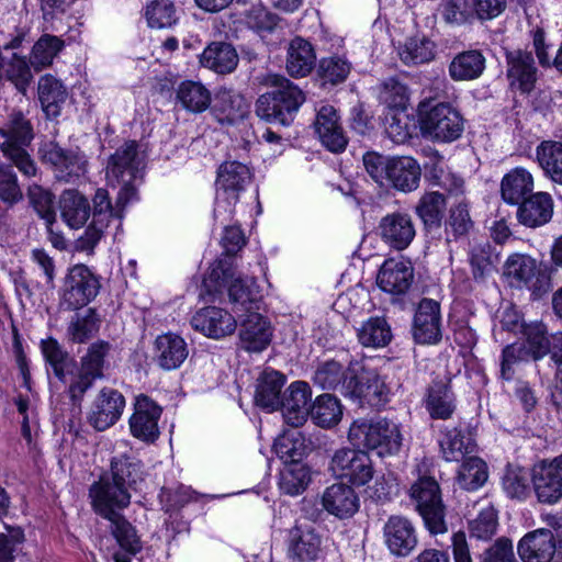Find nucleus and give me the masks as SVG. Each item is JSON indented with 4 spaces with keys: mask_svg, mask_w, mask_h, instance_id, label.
<instances>
[{
    "mask_svg": "<svg viewBox=\"0 0 562 562\" xmlns=\"http://www.w3.org/2000/svg\"><path fill=\"white\" fill-rule=\"evenodd\" d=\"M439 446L442 458L448 462H460L476 449L475 441L457 427L441 431Z\"/></svg>",
    "mask_w": 562,
    "mask_h": 562,
    "instance_id": "obj_39",
    "label": "nucleus"
},
{
    "mask_svg": "<svg viewBox=\"0 0 562 562\" xmlns=\"http://www.w3.org/2000/svg\"><path fill=\"white\" fill-rule=\"evenodd\" d=\"M125 407V397L117 390L103 387L95 396L88 414L89 424L98 431L113 426Z\"/></svg>",
    "mask_w": 562,
    "mask_h": 562,
    "instance_id": "obj_17",
    "label": "nucleus"
},
{
    "mask_svg": "<svg viewBox=\"0 0 562 562\" xmlns=\"http://www.w3.org/2000/svg\"><path fill=\"white\" fill-rule=\"evenodd\" d=\"M147 23L153 29H169L178 22V14L170 0H154L145 11Z\"/></svg>",
    "mask_w": 562,
    "mask_h": 562,
    "instance_id": "obj_58",
    "label": "nucleus"
},
{
    "mask_svg": "<svg viewBox=\"0 0 562 562\" xmlns=\"http://www.w3.org/2000/svg\"><path fill=\"white\" fill-rule=\"evenodd\" d=\"M33 138L32 123L21 111H12L0 126L1 153L26 177H34L37 171L26 150Z\"/></svg>",
    "mask_w": 562,
    "mask_h": 562,
    "instance_id": "obj_2",
    "label": "nucleus"
},
{
    "mask_svg": "<svg viewBox=\"0 0 562 562\" xmlns=\"http://www.w3.org/2000/svg\"><path fill=\"white\" fill-rule=\"evenodd\" d=\"M311 441L304 435L295 429L283 432L273 443V450L284 465L291 462H301L310 451Z\"/></svg>",
    "mask_w": 562,
    "mask_h": 562,
    "instance_id": "obj_43",
    "label": "nucleus"
},
{
    "mask_svg": "<svg viewBox=\"0 0 562 562\" xmlns=\"http://www.w3.org/2000/svg\"><path fill=\"white\" fill-rule=\"evenodd\" d=\"M522 336L527 341V351L533 360H540L550 352V339L543 323L532 322L526 327Z\"/></svg>",
    "mask_w": 562,
    "mask_h": 562,
    "instance_id": "obj_60",
    "label": "nucleus"
},
{
    "mask_svg": "<svg viewBox=\"0 0 562 562\" xmlns=\"http://www.w3.org/2000/svg\"><path fill=\"white\" fill-rule=\"evenodd\" d=\"M61 220L70 228L82 227L91 214L88 199L76 189L64 190L59 196Z\"/></svg>",
    "mask_w": 562,
    "mask_h": 562,
    "instance_id": "obj_33",
    "label": "nucleus"
},
{
    "mask_svg": "<svg viewBox=\"0 0 562 562\" xmlns=\"http://www.w3.org/2000/svg\"><path fill=\"white\" fill-rule=\"evenodd\" d=\"M27 196L36 213L47 225H53L56 221L54 194L41 186L33 184L29 188Z\"/></svg>",
    "mask_w": 562,
    "mask_h": 562,
    "instance_id": "obj_63",
    "label": "nucleus"
},
{
    "mask_svg": "<svg viewBox=\"0 0 562 562\" xmlns=\"http://www.w3.org/2000/svg\"><path fill=\"white\" fill-rule=\"evenodd\" d=\"M111 522V531L117 543L125 551L135 554L142 549L135 528L121 515L106 518Z\"/></svg>",
    "mask_w": 562,
    "mask_h": 562,
    "instance_id": "obj_59",
    "label": "nucleus"
},
{
    "mask_svg": "<svg viewBox=\"0 0 562 562\" xmlns=\"http://www.w3.org/2000/svg\"><path fill=\"white\" fill-rule=\"evenodd\" d=\"M409 496L430 533L447 532L446 508L439 484L432 476H419L412 484Z\"/></svg>",
    "mask_w": 562,
    "mask_h": 562,
    "instance_id": "obj_7",
    "label": "nucleus"
},
{
    "mask_svg": "<svg viewBox=\"0 0 562 562\" xmlns=\"http://www.w3.org/2000/svg\"><path fill=\"white\" fill-rule=\"evenodd\" d=\"M532 483L540 503H558L562 498V454L535 467Z\"/></svg>",
    "mask_w": 562,
    "mask_h": 562,
    "instance_id": "obj_16",
    "label": "nucleus"
},
{
    "mask_svg": "<svg viewBox=\"0 0 562 562\" xmlns=\"http://www.w3.org/2000/svg\"><path fill=\"white\" fill-rule=\"evenodd\" d=\"M111 476L115 482L136 490L144 480V464L131 452L120 453L111 460Z\"/></svg>",
    "mask_w": 562,
    "mask_h": 562,
    "instance_id": "obj_42",
    "label": "nucleus"
},
{
    "mask_svg": "<svg viewBox=\"0 0 562 562\" xmlns=\"http://www.w3.org/2000/svg\"><path fill=\"white\" fill-rule=\"evenodd\" d=\"M358 339L364 347H384L392 339L391 327L384 317H371L359 328Z\"/></svg>",
    "mask_w": 562,
    "mask_h": 562,
    "instance_id": "obj_52",
    "label": "nucleus"
},
{
    "mask_svg": "<svg viewBox=\"0 0 562 562\" xmlns=\"http://www.w3.org/2000/svg\"><path fill=\"white\" fill-rule=\"evenodd\" d=\"M64 47V41L50 34L42 35L34 44L31 54V65L40 70L49 66Z\"/></svg>",
    "mask_w": 562,
    "mask_h": 562,
    "instance_id": "obj_56",
    "label": "nucleus"
},
{
    "mask_svg": "<svg viewBox=\"0 0 562 562\" xmlns=\"http://www.w3.org/2000/svg\"><path fill=\"white\" fill-rule=\"evenodd\" d=\"M348 440L355 448L376 450L383 457L397 453L403 438L398 425L390 419L359 418L351 424Z\"/></svg>",
    "mask_w": 562,
    "mask_h": 562,
    "instance_id": "obj_3",
    "label": "nucleus"
},
{
    "mask_svg": "<svg viewBox=\"0 0 562 562\" xmlns=\"http://www.w3.org/2000/svg\"><path fill=\"white\" fill-rule=\"evenodd\" d=\"M419 124L424 136L440 143L454 142L464 131L462 114L448 102H420Z\"/></svg>",
    "mask_w": 562,
    "mask_h": 562,
    "instance_id": "obj_5",
    "label": "nucleus"
},
{
    "mask_svg": "<svg viewBox=\"0 0 562 562\" xmlns=\"http://www.w3.org/2000/svg\"><path fill=\"white\" fill-rule=\"evenodd\" d=\"M347 370H344L342 366L335 361H326L322 363L314 373V382L324 390H339L346 380Z\"/></svg>",
    "mask_w": 562,
    "mask_h": 562,
    "instance_id": "obj_64",
    "label": "nucleus"
},
{
    "mask_svg": "<svg viewBox=\"0 0 562 562\" xmlns=\"http://www.w3.org/2000/svg\"><path fill=\"white\" fill-rule=\"evenodd\" d=\"M533 190V178L531 173L522 168L517 167L507 172L501 182V194L505 202L518 205L531 195Z\"/></svg>",
    "mask_w": 562,
    "mask_h": 562,
    "instance_id": "obj_34",
    "label": "nucleus"
},
{
    "mask_svg": "<svg viewBox=\"0 0 562 562\" xmlns=\"http://www.w3.org/2000/svg\"><path fill=\"white\" fill-rule=\"evenodd\" d=\"M110 350L111 345L108 341L98 340L91 344L81 357L78 372L68 386V394L74 404L79 405L93 383L104 376L105 358Z\"/></svg>",
    "mask_w": 562,
    "mask_h": 562,
    "instance_id": "obj_10",
    "label": "nucleus"
},
{
    "mask_svg": "<svg viewBox=\"0 0 562 562\" xmlns=\"http://www.w3.org/2000/svg\"><path fill=\"white\" fill-rule=\"evenodd\" d=\"M128 487L115 482L112 477H101L90 487L89 494L94 510L104 518L120 514L117 510L127 507L131 503Z\"/></svg>",
    "mask_w": 562,
    "mask_h": 562,
    "instance_id": "obj_13",
    "label": "nucleus"
},
{
    "mask_svg": "<svg viewBox=\"0 0 562 562\" xmlns=\"http://www.w3.org/2000/svg\"><path fill=\"white\" fill-rule=\"evenodd\" d=\"M285 383V375L272 369H266L257 380L255 402L262 408L278 409L281 390Z\"/></svg>",
    "mask_w": 562,
    "mask_h": 562,
    "instance_id": "obj_38",
    "label": "nucleus"
},
{
    "mask_svg": "<svg viewBox=\"0 0 562 562\" xmlns=\"http://www.w3.org/2000/svg\"><path fill=\"white\" fill-rule=\"evenodd\" d=\"M342 409L337 397L331 394H322L316 397L311 407V418L323 428L335 426L341 418Z\"/></svg>",
    "mask_w": 562,
    "mask_h": 562,
    "instance_id": "obj_50",
    "label": "nucleus"
},
{
    "mask_svg": "<svg viewBox=\"0 0 562 562\" xmlns=\"http://www.w3.org/2000/svg\"><path fill=\"white\" fill-rule=\"evenodd\" d=\"M504 276L513 285L528 289L535 299H540L552 289L547 270L528 255H510L504 265Z\"/></svg>",
    "mask_w": 562,
    "mask_h": 562,
    "instance_id": "obj_9",
    "label": "nucleus"
},
{
    "mask_svg": "<svg viewBox=\"0 0 562 562\" xmlns=\"http://www.w3.org/2000/svg\"><path fill=\"white\" fill-rule=\"evenodd\" d=\"M498 254L488 243L473 245L469 252L471 273L476 282H484L496 270Z\"/></svg>",
    "mask_w": 562,
    "mask_h": 562,
    "instance_id": "obj_46",
    "label": "nucleus"
},
{
    "mask_svg": "<svg viewBox=\"0 0 562 562\" xmlns=\"http://www.w3.org/2000/svg\"><path fill=\"white\" fill-rule=\"evenodd\" d=\"M311 389L306 382L296 381L286 389L279 405L286 424L297 428L305 423L311 414Z\"/></svg>",
    "mask_w": 562,
    "mask_h": 562,
    "instance_id": "obj_21",
    "label": "nucleus"
},
{
    "mask_svg": "<svg viewBox=\"0 0 562 562\" xmlns=\"http://www.w3.org/2000/svg\"><path fill=\"white\" fill-rule=\"evenodd\" d=\"M486 463L477 457H467L458 471L457 483L467 491L480 488L487 480Z\"/></svg>",
    "mask_w": 562,
    "mask_h": 562,
    "instance_id": "obj_51",
    "label": "nucleus"
},
{
    "mask_svg": "<svg viewBox=\"0 0 562 562\" xmlns=\"http://www.w3.org/2000/svg\"><path fill=\"white\" fill-rule=\"evenodd\" d=\"M314 128L322 144L333 153L344 151L348 139L340 124V117L333 105L326 104L317 111Z\"/></svg>",
    "mask_w": 562,
    "mask_h": 562,
    "instance_id": "obj_23",
    "label": "nucleus"
},
{
    "mask_svg": "<svg viewBox=\"0 0 562 562\" xmlns=\"http://www.w3.org/2000/svg\"><path fill=\"white\" fill-rule=\"evenodd\" d=\"M192 327L204 336L220 339L232 335L237 326L235 317L226 310L207 306L199 310L191 318Z\"/></svg>",
    "mask_w": 562,
    "mask_h": 562,
    "instance_id": "obj_20",
    "label": "nucleus"
},
{
    "mask_svg": "<svg viewBox=\"0 0 562 562\" xmlns=\"http://www.w3.org/2000/svg\"><path fill=\"white\" fill-rule=\"evenodd\" d=\"M517 552L524 562H562L553 533L544 528L525 535L518 542Z\"/></svg>",
    "mask_w": 562,
    "mask_h": 562,
    "instance_id": "obj_18",
    "label": "nucleus"
},
{
    "mask_svg": "<svg viewBox=\"0 0 562 562\" xmlns=\"http://www.w3.org/2000/svg\"><path fill=\"white\" fill-rule=\"evenodd\" d=\"M507 78L510 87L529 93L537 82V67L530 52L515 49L506 52Z\"/></svg>",
    "mask_w": 562,
    "mask_h": 562,
    "instance_id": "obj_22",
    "label": "nucleus"
},
{
    "mask_svg": "<svg viewBox=\"0 0 562 562\" xmlns=\"http://www.w3.org/2000/svg\"><path fill=\"white\" fill-rule=\"evenodd\" d=\"M162 408L149 396L140 394L136 397L134 413L130 417L131 434L146 443L155 442L160 435L158 420Z\"/></svg>",
    "mask_w": 562,
    "mask_h": 562,
    "instance_id": "obj_14",
    "label": "nucleus"
},
{
    "mask_svg": "<svg viewBox=\"0 0 562 562\" xmlns=\"http://www.w3.org/2000/svg\"><path fill=\"white\" fill-rule=\"evenodd\" d=\"M536 156L546 176L562 184V143L543 140L537 146Z\"/></svg>",
    "mask_w": 562,
    "mask_h": 562,
    "instance_id": "obj_48",
    "label": "nucleus"
},
{
    "mask_svg": "<svg viewBox=\"0 0 562 562\" xmlns=\"http://www.w3.org/2000/svg\"><path fill=\"white\" fill-rule=\"evenodd\" d=\"M249 168L239 161H225L217 170L216 191L239 196L250 182Z\"/></svg>",
    "mask_w": 562,
    "mask_h": 562,
    "instance_id": "obj_35",
    "label": "nucleus"
},
{
    "mask_svg": "<svg viewBox=\"0 0 562 562\" xmlns=\"http://www.w3.org/2000/svg\"><path fill=\"white\" fill-rule=\"evenodd\" d=\"M322 547L319 535L311 526L296 525L289 533V553L300 561L316 560Z\"/></svg>",
    "mask_w": 562,
    "mask_h": 562,
    "instance_id": "obj_28",
    "label": "nucleus"
},
{
    "mask_svg": "<svg viewBox=\"0 0 562 562\" xmlns=\"http://www.w3.org/2000/svg\"><path fill=\"white\" fill-rule=\"evenodd\" d=\"M201 66L220 75L233 72L238 65V54L234 46L226 42L210 43L200 55Z\"/></svg>",
    "mask_w": 562,
    "mask_h": 562,
    "instance_id": "obj_31",
    "label": "nucleus"
},
{
    "mask_svg": "<svg viewBox=\"0 0 562 562\" xmlns=\"http://www.w3.org/2000/svg\"><path fill=\"white\" fill-rule=\"evenodd\" d=\"M316 55L312 44L302 37L293 38L288 47L286 70L295 78L307 76L315 66Z\"/></svg>",
    "mask_w": 562,
    "mask_h": 562,
    "instance_id": "obj_40",
    "label": "nucleus"
},
{
    "mask_svg": "<svg viewBox=\"0 0 562 562\" xmlns=\"http://www.w3.org/2000/svg\"><path fill=\"white\" fill-rule=\"evenodd\" d=\"M68 98L63 82L52 75H44L38 80V99L48 117H57Z\"/></svg>",
    "mask_w": 562,
    "mask_h": 562,
    "instance_id": "obj_41",
    "label": "nucleus"
},
{
    "mask_svg": "<svg viewBox=\"0 0 562 562\" xmlns=\"http://www.w3.org/2000/svg\"><path fill=\"white\" fill-rule=\"evenodd\" d=\"M379 99L390 109L405 110L408 102V89L396 78H387L380 86Z\"/></svg>",
    "mask_w": 562,
    "mask_h": 562,
    "instance_id": "obj_62",
    "label": "nucleus"
},
{
    "mask_svg": "<svg viewBox=\"0 0 562 562\" xmlns=\"http://www.w3.org/2000/svg\"><path fill=\"white\" fill-rule=\"evenodd\" d=\"M100 327V318L93 308L77 313L67 327L68 338L75 344H85L92 338Z\"/></svg>",
    "mask_w": 562,
    "mask_h": 562,
    "instance_id": "obj_53",
    "label": "nucleus"
},
{
    "mask_svg": "<svg viewBox=\"0 0 562 562\" xmlns=\"http://www.w3.org/2000/svg\"><path fill=\"white\" fill-rule=\"evenodd\" d=\"M271 338L270 322L257 311L247 313L239 329L241 347L249 352H261L269 346Z\"/></svg>",
    "mask_w": 562,
    "mask_h": 562,
    "instance_id": "obj_25",
    "label": "nucleus"
},
{
    "mask_svg": "<svg viewBox=\"0 0 562 562\" xmlns=\"http://www.w3.org/2000/svg\"><path fill=\"white\" fill-rule=\"evenodd\" d=\"M385 543L391 553L407 557L417 546L413 524L405 517L391 516L384 526Z\"/></svg>",
    "mask_w": 562,
    "mask_h": 562,
    "instance_id": "obj_26",
    "label": "nucleus"
},
{
    "mask_svg": "<svg viewBox=\"0 0 562 562\" xmlns=\"http://www.w3.org/2000/svg\"><path fill=\"white\" fill-rule=\"evenodd\" d=\"M254 278H235L228 285L229 301L234 311L246 313L259 310L260 295Z\"/></svg>",
    "mask_w": 562,
    "mask_h": 562,
    "instance_id": "obj_44",
    "label": "nucleus"
},
{
    "mask_svg": "<svg viewBox=\"0 0 562 562\" xmlns=\"http://www.w3.org/2000/svg\"><path fill=\"white\" fill-rule=\"evenodd\" d=\"M398 56L407 66L427 64L436 56V44L426 35H414L398 47Z\"/></svg>",
    "mask_w": 562,
    "mask_h": 562,
    "instance_id": "obj_45",
    "label": "nucleus"
},
{
    "mask_svg": "<svg viewBox=\"0 0 562 562\" xmlns=\"http://www.w3.org/2000/svg\"><path fill=\"white\" fill-rule=\"evenodd\" d=\"M100 288L99 276L86 265H75L64 278L59 305L67 311L79 310L95 299Z\"/></svg>",
    "mask_w": 562,
    "mask_h": 562,
    "instance_id": "obj_8",
    "label": "nucleus"
},
{
    "mask_svg": "<svg viewBox=\"0 0 562 562\" xmlns=\"http://www.w3.org/2000/svg\"><path fill=\"white\" fill-rule=\"evenodd\" d=\"M350 69L351 65L347 59L338 56H331L321 59L317 68V75L322 85L329 83L335 86L346 80Z\"/></svg>",
    "mask_w": 562,
    "mask_h": 562,
    "instance_id": "obj_61",
    "label": "nucleus"
},
{
    "mask_svg": "<svg viewBox=\"0 0 562 562\" xmlns=\"http://www.w3.org/2000/svg\"><path fill=\"white\" fill-rule=\"evenodd\" d=\"M422 170L419 164L412 157H392L386 182L402 192H412L419 186Z\"/></svg>",
    "mask_w": 562,
    "mask_h": 562,
    "instance_id": "obj_32",
    "label": "nucleus"
},
{
    "mask_svg": "<svg viewBox=\"0 0 562 562\" xmlns=\"http://www.w3.org/2000/svg\"><path fill=\"white\" fill-rule=\"evenodd\" d=\"M311 482L308 468L301 462H291L284 465L280 473V488L288 495H299L304 492Z\"/></svg>",
    "mask_w": 562,
    "mask_h": 562,
    "instance_id": "obj_55",
    "label": "nucleus"
},
{
    "mask_svg": "<svg viewBox=\"0 0 562 562\" xmlns=\"http://www.w3.org/2000/svg\"><path fill=\"white\" fill-rule=\"evenodd\" d=\"M413 338L420 345H436L442 338L440 304L432 299H423L415 311Z\"/></svg>",
    "mask_w": 562,
    "mask_h": 562,
    "instance_id": "obj_15",
    "label": "nucleus"
},
{
    "mask_svg": "<svg viewBox=\"0 0 562 562\" xmlns=\"http://www.w3.org/2000/svg\"><path fill=\"white\" fill-rule=\"evenodd\" d=\"M485 57L479 49L458 53L448 66V72L454 81L477 79L485 69Z\"/></svg>",
    "mask_w": 562,
    "mask_h": 562,
    "instance_id": "obj_37",
    "label": "nucleus"
},
{
    "mask_svg": "<svg viewBox=\"0 0 562 562\" xmlns=\"http://www.w3.org/2000/svg\"><path fill=\"white\" fill-rule=\"evenodd\" d=\"M445 210L446 199L439 192H426L415 206L416 214L428 231L440 227Z\"/></svg>",
    "mask_w": 562,
    "mask_h": 562,
    "instance_id": "obj_49",
    "label": "nucleus"
},
{
    "mask_svg": "<svg viewBox=\"0 0 562 562\" xmlns=\"http://www.w3.org/2000/svg\"><path fill=\"white\" fill-rule=\"evenodd\" d=\"M134 140L126 142L111 156L106 167L109 181L120 186L116 203L126 205L136 196L135 182L143 178L144 161Z\"/></svg>",
    "mask_w": 562,
    "mask_h": 562,
    "instance_id": "obj_4",
    "label": "nucleus"
},
{
    "mask_svg": "<svg viewBox=\"0 0 562 562\" xmlns=\"http://www.w3.org/2000/svg\"><path fill=\"white\" fill-rule=\"evenodd\" d=\"M322 505L330 515L349 518L359 509V497L352 486L335 483L325 488Z\"/></svg>",
    "mask_w": 562,
    "mask_h": 562,
    "instance_id": "obj_27",
    "label": "nucleus"
},
{
    "mask_svg": "<svg viewBox=\"0 0 562 562\" xmlns=\"http://www.w3.org/2000/svg\"><path fill=\"white\" fill-rule=\"evenodd\" d=\"M426 408L434 419H449L453 415L457 405L456 396L448 382L434 381L428 389Z\"/></svg>",
    "mask_w": 562,
    "mask_h": 562,
    "instance_id": "obj_36",
    "label": "nucleus"
},
{
    "mask_svg": "<svg viewBox=\"0 0 562 562\" xmlns=\"http://www.w3.org/2000/svg\"><path fill=\"white\" fill-rule=\"evenodd\" d=\"M247 25L259 35L276 34L277 40L284 37L285 24L277 14L262 5H252L246 13Z\"/></svg>",
    "mask_w": 562,
    "mask_h": 562,
    "instance_id": "obj_47",
    "label": "nucleus"
},
{
    "mask_svg": "<svg viewBox=\"0 0 562 562\" xmlns=\"http://www.w3.org/2000/svg\"><path fill=\"white\" fill-rule=\"evenodd\" d=\"M41 351L45 362L52 368L54 375L64 381L66 376V368L71 361L69 353L53 337L41 340Z\"/></svg>",
    "mask_w": 562,
    "mask_h": 562,
    "instance_id": "obj_57",
    "label": "nucleus"
},
{
    "mask_svg": "<svg viewBox=\"0 0 562 562\" xmlns=\"http://www.w3.org/2000/svg\"><path fill=\"white\" fill-rule=\"evenodd\" d=\"M340 394L360 407L380 408L390 401V389L374 371L359 364L347 369Z\"/></svg>",
    "mask_w": 562,
    "mask_h": 562,
    "instance_id": "obj_6",
    "label": "nucleus"
},
{
    "mask_svg": "<svg viewBox=\"0 0 562 562\" xmlns=\"http://www.w3.org/2000/svg\"><path fill=\"white\" fill-rule=\"evenodd\" d=\"M414 280V268L409 261L390 258L381 266L376 283L392 295L405 294Z\"/></svg>",
    "mask_w": 562,
    "mask_h": 562,
    "instance_id": "obj_24",
    "label": "nucleus"
},
{
    "mask_svg": "<svg viewBox=\"0 0 562 562\" xmlns=\"http://www.w3.org/2000/svg\"><path fill=\"white\" fill-rule=\"evenodd\" d=\"M382 240L392 249L404 250L415 238L416 229L412 216L405 212H393L379 223Z\"/></svg>",
    "mask_w": 562,
    "mask_h": 562,
    "instance_id": "obj_19",
    "label": "nucleus"
},
{
    "mask_svg": "<svg viewBox=\"0 0 562 562\" xmlns=\"http://www.w3.org/2000/svg\"><path fill=\"white\" fill-rule=\"evenodd\" d=\"M177 98L187 110L200 113L206 110L211 103L210 91L195 81H184L177 90Z\"/></svg>",
    "mask_w": 562,
    "mask_h": 562,
    "instance_id": "obj_54",
    "label": "nucleus"
},
{
    "mask_svg": "<svg viewBox=\"0 0 562 562\" xmlns=\"http://www.w3.org/2000/svg\"><path fill=\"white\" fill-rule=\"evenodd\" d=\"M189 355L188 345L179 335L168 333L155 340V358L164 370L179 368Z\"/></svg>",
    "mask_w": 562,
    "mask_h": 562,
    "instance_id": "obj_29",
    "label": "nucleus"
},
{
    "mask_svg": "<svg viewBox=\"0 0 562 562\" xmlns=\"http://www.w3.org/2000/svg\"><path fill=\"white\" fill-rule=\"evenodd\" d=\"M518 205V221L528 227L544 225L551 220L553 214L552 199L544 192L531 194Z\"/></svg>",
    "mask_w": 562,
    "mask_h": 562,
    "instance_id": "obj_30",
    "label": "nucleus"
},
{
    "mask_svg": "<svg viewBox=\"0 0 562 562\" xmlns=\"http://www.w3.org/2000/svg\"><path fill=\"white\" fill-rule=\"evenodd\" d=\"M329 470L334 476L347 479L357 486L367 484L374 474L371 458L359 448H340L336 450L331 457Z\"/></svg>",
    "mask_w": 562,
    "mask_h": 562,
    "instance_id": "obj_12",
    "label": "nucleus"
},
{
    "mask_svg": "<svg viewBox=\"0 0 562 562\" xmlns=\"http://www.w3.org/2000/svg\"><path fill=\"white\" fill-rule=\"evenodd\" d=\"M273 89L260 95L256 114L266 122L289 126L305 101L303 91L282 76L272 77Z\"/></svg>",
    "mask_w": 562,
    "mask_h": 562,
    "instance_id": "obj_1",
    "label": "nucleus"
},
{
    "mask_svg": "<svg viewBox=\"0 0 562 562\" xmlns=\"http://www.w3.org/2000/svg\"><path fill=\"white\" fill-rule=\"evenodd\" d=\"M42 160L48 165L56 180L75 183L87 171L86 156L78 149H66L57 143H46L40 149Z\"/></svg>",
    "mask_w": 562,
    "mask_h": 562,
    "instance_id": "obj_11",
    "label": "nucleus"
}]
</instances>
